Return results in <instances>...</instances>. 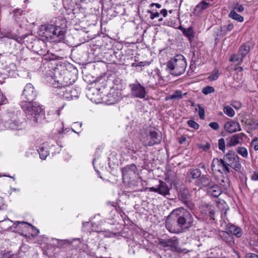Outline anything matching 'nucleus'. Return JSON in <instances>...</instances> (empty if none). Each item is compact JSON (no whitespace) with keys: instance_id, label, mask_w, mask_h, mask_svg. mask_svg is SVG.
Here are the masks:
<instances>
[{"instance_id":"nucleus-1","label":"nucleus","mask_w":258,"mask_h":258,"mask_svg":"<svg viewBox=\"0 0 258 258\" xmlns=\"http://www.w3.org/2000/svg\"><path fill=\"white\" fill-rule=\"evenodd\" d=\"M191 214L185 209L180 207L173 210L167 216L166 227L171 233H179L183 229H188L193 225Z\"/></svg>"},{"instance_id":"nucleus-2","label":"nucleus","mask_w":258,"mask_h":258,"mask_svg":"<svg viewBox=\"0 0 258 258\" xmlns=\"http://www.w3.org/2000/svg\"><path fill=\"white\" fill-rule=\"evenodd\" d=\"M72 74L64 68H61L60 70L57 69L55 71L54 81L59 85L57 87H61L60 93L66 92V94H63V97L66 98L73 99L74 96L73 91L71 90L69 86L72 85L75 81V78H72ZM74 97H78V96L74 95Z\"/></svg>"},{"instance_id":"nucleus-3","label":"nucleus","mask_w":258,"mask_h":258,"mask_svg":"<svg viewBox=\"0 0 258 258\" xmlns=\"http://www.w3.org/2000/svg\"><path fill=\"white\" fill-rule=\"evenodd\" d=\"M20 106L32 125L36 124L43 116L41 106L36 102L22 101Z\"/></svg>"},{"instance_id":"nucleus-4","label":"nucleus","mask_w":258,"mask_h":258,"mask_svg":"<svg viewBox=\"0 0 258 258\" xmlns=\"http://www.w3.org/2000/svg\"><path fill=\"white\" fill-rule=\"evenodd\" d=\"M166 66L171 75L180 76L185 72L187 63L185 57L181 54H178L171 58L167 62Z\"/></svg>"},{"instance_id":"nucleus-5","label":"nucleus","mask_w":258,"mask_h":258,"mask_svg":"<svg viewBox=\"0 0 258 258\" xmlns=\"http://www.w3.org/2000/svg\"><path fill=\"white\" fill-rule=\"evenodd\" d=\"M224 161L227 167L232 168L236 171H239L241 168L240 158L232 151H229L223 156Z\"/></svg>"},{"instance_id":"nucleus-6","label":"nucleus","mask_w":258,"mask_h":258,"mask_svg":"<svg viewBox=\"0 0 258 258\" xmlns=\"http://www.w3.org/2000/svg\"><path fill=\"white\" fill-rule=\"evenodd\" d=\"M129 88L131 89L132 95L135 98L143 99L147 95L145 88L137 80L134 83L130 84Z\"/></svg>"},{"instance_id":"nucleus-7","label":"nucleus","mask_w":258,"mask_h":258,"mask_svg":"<svg viewBox=\"0 0 258 258\" xmlns=\"http://www.w3.org/2000/svg\"><path fill=\"white\" fill-rule=\"evenodd\" d=\"M178 199L190 210L195 209V205L191 201V195L186 188H180L178 194Z\"/></svg>"},{"instance_id":"nucleus-8","label":"nucleus","mask_w":258,"mask_h":258,"mask_svg":"<svg viewBox=\"0 0 258 258\" xmlns=\"http://www.w3.org/2000/svg\"><path fill=\"white\" fill-rule=\"evenodd\" d=\"M122 180L129 181L138 174V168L135 164L127 165L121 169Z\"/></svg>"},{"instance_id":"nucleus-9","label":"nucleus","mask_w":258,"mask_h":258,"mask_svg":"<svg viewBox=\"0 0 258 258\" xmlns=\"http://www.w3.org/2000/svg\"><path fill=\"white\" fill-rule=\"evenodd\" d=\"M211 169L213 171H217L221 173L224 172L225 174L231 171L229 167L226 165L223 158L220 159L214 158L212 161Z\"/></svg>"},{"instance_id":"nucleus-10","label":"nucleus","mask_w":258,"mask_h":258,"mask_svg":"<svg viewBox=\"0 0 258 258\" xmlns=\"http://www.w3.org/2000/svg\"><path fill=\"white\" fill-rule=\"evenodd\" d=\"M161 140V136L155 131H150L149 135L142 139V142L145 146H152L155 144H158Z\"/></svg>"},{"instance_id":"nucleus-11","label":"nucleus","mask_w":258,"mask_h":258,"mask_svg":"<svg viewBox=\"0 0 258 258\" xmlns=\"http://www.w3.org/2000/svg\"><path fill=\"white\" fill-rule=\"evenodd\" d=\"M121 98V92L116 89H111L109 92L105 97L104 100L108 105L115 104Z\"/></svg>"},{"instance_id":"nucleus-12","label":"nucleus","mask_w":258,"mask_h":258,"mask_svg":"<svg viewBox=\"0 0 258 258\" xmlns=\"http://www.w3.org/2000/svg\"><path fill=\"white\" fill-rule=\"evenodd\" d=\"M36 92L33 86L30 84H27L23 91L22 96L27 100V101H32L36 97Z\"/></svg>"},{"instance_id":"nucleus-13","label":"nucleus","mask_w":258,"mask_h":258,"mask_svg":"<svg viewBox=\"0 0 258 258\" xmlns=\"http://www.w3.org/2000/svg\"><path fill=\"white\" fill-rule=\"evenodd\" d=\"M99 92L100 89L95 87L89 88L86 91V95L92 101L97 103L101 97Z\"/></svg>"},{"instance_id":"nucleus-14","label":"nucleus","mask_w":258,"mask_h":258,"mask_svg":"<svg viewBox=\"0 0 258 258\" xmlns=\"http://www.w3.org/2000/svg\"><path fill=\"white\" fill-rule=\"evenodd\" d=\"M26 121L23 120L20 121V120H11L7 122L6 123V126L8 127L11 130H21L25 128L26 126Z\"/></svg>"},{"instance_id":"nucleus-15","label":"nucleus","mask_w":258,"mask_h":258,"mask_svg":"<svg viewBox=\"0 0 258 258\" xmlns=\"http://www.w3.org/2000/svg\"><path fill=\"white\" fill-rule=\"evenodd\" d=\"M225 131L230 133H235L241 131L239 123L233 120L226 122L224 124Z\"/></svg>"},{"instance_id":"nucleus-16","label":"nucleus","mask_w":258,"mask_h":258,"mask_svg":"<svg viewBox=\"0 0 258 258\" xmlns=\"http://www.w3.org/2000/svg\"><path fill=\"white\" fill-rule=\"evenodd\" d=\"M159 243L164 247H171L176 249L178 245V239L175 237L167 239L159 240Z\"/></svg>"},{"instance_id":"nucleus-17","label":"nucleus","mask_w":258,"mask_h":258,"mask_svg":"<svg viewBox=\"0 0 258 258\" xmlns=\"http://www.w3.org/2000/svg\"><path fill=\"white\" fill-rule=\"evenodd\" d=\"M196 185L199 187H207L210 188L213 184L210 177L203 175L196 180Z\"/></svg>"},{"instance_id":"nucleus-18","label":"nucleus","mask_w":258,"mask_h":258,"mask_svg":"<svg viewBox=\"0 0 258 258\" xmlns=\"http://www.w3.org/2000/svg\"><path fill=\"white\" fill-rule=\"evenodd\" d=\"M55 30V26L53 25H48L44 28H42L41 31L42 32L43 37L51 40L52 36H53V32Z\"/></svg>"},{"instance_id":"nucleus-19","label":"nucleus","mask_w":258,"mask_h":258,"mask_svg":"<svg viewBox=\"0 0 258 258\" xmlns=\"http://www.w3.org/2000/svg\"><path fill=\"white\" fill-rule=\"evenodd\" d=\"M243 136L244 134L242 133L233 135L230 139V141L227 144V146L229 147L235 146L239 144L242 142Z\"/></svg>"},{"instance_id":"nucleus-20","label":"nucleus","mask_w":258,"mask_h":258,"mask_svg":"<svg viewBox=\"0 0 258 258\" xmlns=\"http://www.w3.org/2000/svg\"><path fill=\"white\" fill-rule=\"evenodd\" d=\"M170 188L167 183L162 180H159L158 185V194L164 197L169 195Z\"/></svg>"},{"instance_id":"nucleus-21","label":"nucleus","mask_w":258,"mask_h":258,"mask_svg":"<svg viewBox=\"0 0 258 258\" xmlns=\"http://www.w3.org/2000/svg\"><path fill=\"white\" fill-rule=\"evenodd\" d=\"M55 31L53 32V36L51 40L58 41L62 39L64 36V32L62 28L57 26H55Z\"/></svg>"},{"instance_id":"nucleus-22","label":"nucleus","mask_w":258,"mask_h":258,"mask_svg":"<svg viewBox=\"0 0 258 258\" xmlns=\"http://www.w3.org/2000/svg\"><path fill=\"white\" fill-rule=\"evenodd\" d=\"M228 230L231 234L234 235L237 237H240L242 235V232L241 229L235 225H229L228 226Z\"/></svg>"},{"instance_id":"nucleus-23","label":"nucleus","mask_w":258,"mask_h":258,"mask_svg":"<svg viewBox=\"0 0 258 258\" xmlns=\"http://www.w3.org/2000/svg\"><path fill=\"white\" fill-rule=\"evenodd\" d=\"M186 93L182 94L181 91L179 90H175L172 94L165 98L166 100H179L181 99L183 95H185Z\"/></svg>"},{"instance_id":"nucleus-24","label":"nucleus","mask_w":258,"mask_h":258,"mask_svg":"<svg viewBox=\"0 0 258 258\" xmlns=\"http://www.w3.org/2000/svg\"><path fill=\"white\" fill-rule=\"evenodd\" d=\"M209 192L214 197H218L221 194V190L216 184H212L209 188Z\"/></svg>"},{"instance_id":"nucleus-25","label":"nucleus","mask_w":258,"mask_h":258,"mask_svg":"<svg viewBox=\"0 0 258 258\" xmlns=\"http://www.w3.org/2000/svg\"><path fill=\"white\" fill-rule=\"evenodd\" d=\"M183 33L187 37L190 41H192L195 37V32L192 27H189L187 29H184Z\"/></svg>"},{"instance_id":"nucleus-26","label":"nucleus","mask_w":258,"mask_h":258,"mask_svg":"<svg viewBox=\"0 0 258 258\" xmlns=\"http://www.w3.org/2000/svg\"><path fill=\"white\" fill-rule=\"evenodd\" d=\"M250 47L249 45L244 44L240 46L238 55H240L243 58L249 52Z\"/></svg>"},{"instance_id":"nucleus-27","label":"nucleus","mask_w":258,"mask_h":258,"mask_svg":"<svg viewBox=\"0 0 258 258\" xmlns=\"http://www.w3.org/2000/svg\"><path fill=\"white\" fill-rule=\"evenodd\" d=\"M229 17L232 19L237 21L239 22H242L244 20L243 17L236 13L235 10H232L229 14Z\"/></svg>"},{"instance_id":"nucleus-28","label":"nucleus","mask_w":258,"mask_h":258,"mask_svg":"<svg viewBox=\"0 0 258 258\" xmlns=\"http://www.w3.org/2000/svg\"><path fill=\"white\" fill-rule=\"evenodd\" d=\"M223 112L225 114L230 117H233L235 114V111L232 108L228 105L224 106Z\"/></svg>"},{"instance_id":"nucleus-29","label":"nucleus","mask_w":258,"mask_h":258,"mask_svg":"<svg viewBox=\"0 0 258 258\" xmlns=\"http://www.w3.org/2000/svg\"><path fill=\"white\" fill-rule=\"evenodd\" d=\"M236 151L237 153L240 155L243 158H247L248 156V151L247 150L243 147H238Z\"/></svg>"},{"instance_id":"nucleus-30","label":"nucleus","mask_w":258,"mask_h":258,"mask_svg":"<svg viewBox=\"0 0 258 258\" xmlns=\"http://www.w3.org/2000/svg\"><path fill=\"white\" fill-rule=\"evenodd\" d=\"M243 58L240 56V55H238V52L236 54L232 55L230 57V60L232 62L239 63L242 61Z\"/></svg>"},{"instance_id":"nucleus-31","label":"nucleus","mask_w":258,"mask_h":258,"mask_svg":"<svg viewBox=\"0 0 258 258\" xmlns=\"http://www.w3.org/2000/svg\"><path fill=\"white\" fill-rule=\"evenodd\" d=\"M39 156L41 159H45L46 157L48 155L49 153L47 150H45L44 147H40L38 150Z\"/></svg>"},{"instance_id":"nucleus-32","label":"nucleus","mask_w":258,"mask_h":258,"mask_svg":"<svg viewBox=\"0 0 258 258\" xmlns=\"http://www.w3.org/2000/svg\"><path fill=\"white\" fill-rule=\"evenodd\" d=\"M248 125L252 130H258V119L254 118H251L248 123Z\"/></svg>"},{"instance_id":"nucleus-33","label":"nucleus","mask_w":258,"mask_h":258,"mask_svg":"<svg viewBox=\"0 0 258 258\" xmlns=\"http://www.w3.org/2000/svg\"><path fill=\"white\" fill-rule=\"evenodd\" d=\"M210 6V3L202 1L197 6V9L199 11H203L208 8Z\"/></svg>"},{"instance_id":"nucleus-34","label":"nucleus","mask_w":258,"mask_h":258,"mask_svg":"<svg viewBox=\"0 0 258 258\" xmlns=\"http://www.w3.org/2000/svg\"><path fill=\"white\" fill-rule=\"evenodd\" d=\"M190 174L193 179H196L201 176V171L199 169H194L191 170Z\"/></svg>"},{"instance_id":"nucleus-35","label":"nucleus","mask_w":258,"mask_h":258,"mask_svg":"<svg viewBox=\"0 0 258 258\" xmlns=\"http://www.w3.org/2000/svg\"><path fill=\"white\" fill-rule=\"evenodd\" d=\"M234 28V26L232 23H230L227 25H224L221 27V31L224 33L231 31Z\"/></svg>"},{"instance_id":"nucleus-36","label":"nucleus","mask_w":258,"mask_h":258,"mask_svg":"<svg viewBox=\"0 0 258 258\" xmlns=\"http://www.w3.org/2000/svg\"><path fill=\"white\" fill-rule=\"evenodd\" d=\"M15 224H17V225L20 224H28V225H29L32 228L33 232H34V236H36L38 234V233H39V230L38 229H37L36 227H35L34 226L32 225L31 224H29V223H28L27 222H24V221H22V222L16 221Z\"/></svg>"},{"instance_id":"nucleus-37","label":"nucleus","mask_w":258,"mask_h":258,"mask_svg":"<svg viewBox=\"0 0 258 258\" xmlns=\"http://www.w3.org/2000/svg\"><path fill=\"white\" fill-rule=\"evenodd\" d=\"M202 92L205 95H208L215 92L214 88L212 86H206L202 89Z\"/></svg>"},{"instance_id":"nucleus-38","label":"nucleus","mask_w":258,"mask_h":258,"mask_svg":"<svg viewBox=\"0 0 258 258\" xmlns=\"http://www.w3.org/2000/svg\"><path fill=\"white\" fill-rule=\"evenodd\" d=\"M220 185L224 189H227L229 186V182L228 178L222 179L219 181Z\"/></svg>"},{"instance_id":"nucleus-39","label":"nucleus","mask_w":258,"mask_h":258,"mask_svg":"<svg viewBox=\"0 0 258 258\" xmlns=\"http://www.w3.org/2000/svg\"><path fill=\"white\" fill-rule=\"evenodd\" d=\"M250 146L255 151H258V138H254L250 143Z\"/></svg>"},{"instance_id":"nucleus-40","label":"nucleus","mask_w":258,"mask_h":258,"mask_svg":"<svg viewBox=\"0 0 258 258\" xmlns=\"http://www.w3.org/2000/svg\"><path fill=\"white\" fill-rule=\"evenodd\" d=\"M218 147L219 150L224 151L225 148V140L223 138H221L218 141Z\"/></svg>"},{"instance_id":"nucleus-41","label":"nucleus","mask_w":258,"mask_h":258,"mask_svg":"<svg viewBox=\"0 0 258 258\" xmlns=\"http://www.w3.org/2000/svg\"><path fill=\"white\" fill-rule=\"evenodd\" d=\"M187 124L190 127L196 130L198 129L199 127V124L192 120H188Z\"/></svg>"},{"instance_id":"nucleus-42","label":"nucleus","mask_w":258,"mask_h":258,"mask_svg":"<svg viewBox=\"0 0 258 258\" xmlns=\"http://www.w3.org/2000/svg\"><path fill=\"white\" fill-rule=\"evenodd\" d=\"M14 16L16 18H19L23 14V11L21 9H16L13 10V12Z\"/></svg>"},{"instance_id":"nucleus-43","label":"nucleus","mask_w":258,"mask_h":258,"mask_svg":"<svg viewBox=\"0 0 258 258\" xmlns=\"http://www.w3.org/2000/svg\"><path fill=\"white\" fill-rule=\"evenodd\" d=\"M219 77V73L218 71L214 72V73L209 76L208 79L210 81H215L218 79Z\"/></svg>"},{"instance_id":"nucleus-44","label":"nucleus","mask_w":258,"mask_h":258,"mask_svg":"<svg viewBox=\"0 0 258 258\" xmlns=\"http://www.w3.org/2000/svg\"><path fill=\"white\" fill-rule=\"evenodd\" d=\"M232 8L234 10H236L239 13H241L244 10V7L241 5L235 4Z\"/></svg>"},{"instance_id":"nucleus-45","label":"nucleus","mask_w":258,"mask_h":258,"mask_svg":"<svg viewBox=\"0 0 258 258\" xmlns=\"http://www.w3.org/2000/svg\"><path fill=\"white\" fill-rule=\"evenodd\" d=\"M198 107L199 108V114L200 116V118L202 119H203L205 118L204 109L203 107H202L200 105H198Z\"/></svg>"},{"instance_id":"nucleus-46","label":"nucleus","mask_w":258,"mask_h":258,"mask_svg":"<svg viewBox=\"0 0 258 258\" xmlns=\"http://www.w3.org/2000/svg\"><path fill=\"white\" fill-rule=\"evenodd\" d=\"M209 126H210L214 130H218L220 128V126L219 124L217 122H210L209 124Z\"/></svg>"},{"instance_id":"nucleus-47","label":"nucleus","mask_w":258,"mask_h":258,"mask_svg":"<svg viewBox=\"0 0 258 258\" xmlns=\"http://www.w3.org/2000/svg\"><path fill=\"white\" fill-rule=\"evenodd\" d=\"M231 105L235 109L238 110L241 107V104L238 101H233L231 103Z\"/></svg>"},{"instance_id":"nucleus-48","label":"nucleus","mask_w":258,"mask_h":258,"mask_svg":"<svg viewBox=\"0 0 258 258\" xmlns=\"http://www.w3.org/2000/svg\"><path fill=\"white\" fill-rule=\"evenodd\" d=\"M149 13L150 14V18L151 20H153L155 18H158L160 15V13L158 12H153L149 11Z\"/></svg>"},{"instance_id":"nucleus-49","label":"nucleus","mask_w":258,"mask_h":258,"mask_svg":"<svg viewBox=\"0 0 258 258\" xmlns=\"http://www.w3.org/2000/svg\"><path fill=\"white\" fill-rule=\"evenodd\" d=\"M245 258H258V255L253 253H247L245 255Z\"/></svg>"},{"instance_id":"nucleus-50","label":"nucleus","mask_w":258,"mask_h":258,"mask_svg":"<svg viewBox=\"0 0 258 258\" xmlns=\"http://www.w3.org/2000/svg\"><path fill=\"white\" fill-rule=\"evenodd\" d=\"M149 190L152 192H155L158 194V185L157 187H151L149 188Z\"/></svg>"},{"instance_id":"nucleus-51","label":"nucleus","mask_w":258,"mask_h":258,"mask_svg":"<svg viewBox=\"0 0 258 258\" xmlns=\"http://www.w3.org/2000/svg\"><path fill=\"white\" fill-rule=\"evenodd\" d=\"M160 14H161L163 17H166L167 16V10L164 9L160 11Z\"/></svg>"},{"instance_id":"nucleus-52","label":"nucleus","mask_w":258,"mask_h":258,"mask_svg":"<svg viewBox=\"0 0 258 258\" xmlns=\"http://www.w3.org/2000/svg\"><path fill=\"white\" fill-rule=\"evenodd\" d=\"M6 207V205L3 203V199L0 198V210H4Z\"/></svg>"},{"instance_id":"nucleus-53","label":"nucleus","mask_w":258,"mask_h":258,"mask_svg":"<svg viewBox=\"0 0 258 258\" xmlns=\"http://www.w3.org/2000/svg\"><path fill=\"white\" fill-rule=\"evenodd\" d=\"M210 148V144L208 143H207L206 144L203 146L202 149L204 151H207Z\"/></svg>"},{"instance_id":"nucleus-54","label":"nucleus","mask_w":258,"mask_h":258,"mask_svg":"<svg viewBox=\"0 0 258 258\" xmlns=\"http://www.w3.org/2000/svg\"><path fill=\"white\" fill-rule=\"evenodd\" d=\"M251 179L253 180H258V173L254 172L251 177Z\"/></svg>"},{"instance_id":"nucleus-55","label":"nucleus","mask_w":258,"mask_h":258,"mask_svg":"<svg viewBox=\"0 0 258 258\" xmlns=\"http://www.w3.org/2000/svg\"><path fill=\"white\" fill-rule=\"evenodd\" d=\"M155 6L157 8L160 9L161 8V5L158 3H152L150 5V7H152L153 6Z\"/></svg>"},{"instance_id":"nucleus-56","label":"nucleus","mask_w":258,"mask_h":258,"mask_svg":"<svg viewBox=\"0 0 258 258\" xmlns=\"http://www.w3.org/2000/svg\"><path fill=\"white\" fill-rule=\"evenodd\" d=\"M107 205H110L112 207H116V203H114V202H108L107 203Z\"/></svg>"},{"instance_id":"nucleus-57","label":"nucleus","mask_w":258,"mask_h":258,"mask_svg":"<svg viewBox=\"0 0 258 258\" xmlns=\"http://www.w3.org/2000/svg\"><path fill=\"white\" fill-rule=\"evenodd\" d=\"M239 69L240 71H242L243 70V69L241 67H240Z\"/></svg>"},{"instance_id":"nucleus-58","label":"nucleus","mask_w":258,"mask_h":258,"mask_svg":"<svg viewBox=\"0 0 258 258\" xmlns=\"http://www.w3.org/2000/svg\"><path fill=\"white\" fill-rule=\"evenodd\" d=\"M169 12L170 13H172V10H169Z\"/></svg>"},{"instance_id":"nucleus-59","label":"nucleus","mask_w":258,"mask_h":258,"mask_svg":"<svg viewBox=\"0 0 258 258\" xmlns=\"http://www.w3.org/2000/svg\"><path fill=\"white\" fill-rule=\"evenodd\" d=\"M162 20H163V19H162V18H160V19H159V21H162Z\"/></svg>"},{"instance_id":"nucleus-60","label":"nucleus","mask_w":258,"mask_h":258,"mask_svg":"<svg viewBox=\"0 0 258 258\" xmlns=\"http://www.w3.org/2000/svg\"><path fill=\"white\" fill-rule=\"evenodd\" d=\"M202 167L203 168H205V166H204V165H203V166H202Z\"/></svg>"},{"instance_id":"nucleus-61","label":"nucleus","mask_w":258,"mask_h":258,"mask_svg":"<svg viewBox=\"0 0 258 258\" xmlns=\"http://www.w3.org/2000/svg\"><path fill=\"white\" fill-rule=\"evenodd\" d=\"M210 213H211V214H213L212 212H210Z\"/></svg>"},{"instance_id":"nucleus-62","label":"nucleus","mask_w":258,"mask_h":258,"mask_svg":"<svg viewBox=\"0 0 258 258\" xmlns=\"http://www.w3.org/2000/svg\"><path fill=\"white\" fill-rule=\"evenodd\" d=\"M137 66H141V64H137L136 65Z\"/></svg>"}]
</instances>
